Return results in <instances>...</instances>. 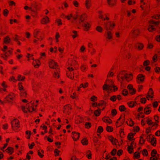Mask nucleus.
I'll use <instances>...</instances> for the list:
<instances>
[{"label":"nucleus","instance_id":"f257e3e1","mask_svg":"<svg viewBox=\"0 0 160 160\" xmlns=\"http://www.w3.org/2000/svg\"><path fill=\"white\" fill-rule=\"evenodd\" d=\"M104 28L107 31L112 30L116 26L115 23L113 22L109 21L104 24Z\"/></svg>","mask_w":160,"mask_h":160},{"label":"nucleus","instance_id":"f03ea898","mask_svg":"<svg viewBox=\"0 0 160 160\" xmlns=\"http://www.w3.org/2000/svg\"><path fill=\"white\" fill-rule=\"evenodd\" d=\"M68 71L67 72V76L71 79H73L74 77V72H73L74 68L72 67H68Z\"/></svg>","mask_w":160,"mask_h":160},{"label":"nucleus","instance_id":"7ed1b4c3","mask_svg":"<svg viewBox=\"0 0 160 160\" xmlns=\"http://www.w3.org/2000/svg\"><path fill=\"white\" fill-rule=\"evenodd\" d=\"M40 8L37 2H33L31 3V7H29V9L33 12H35L39 10Z\"/></svg>","mask_w":160,"mask_h":160},{"label":"nucleus","instance_id":"20e7f679","mask_svg":"<svg viewBox=\"0 0 160 160\" xmlns=\"http://www.w3.org/2000/svg\"><path fill=\"white\" fill-rule=\"evenodd\" d=\"M12 128L13 130H15V127L19 128L20 124L19 121L17 119H14L11 122Z\"/></svg>","mask_w":160,"mask_h":160},{"label":"nucleus","instance_id":"39448f33","mask_svg":"<svg viewBox=\"0 0 160 160\" xmlns=\"http://www.w3.org/2000/svg\"><path fill=\"white\" fill-rule=\"evenodd\" d=\"M125 71H121L117 75V78L118 81H121V79L122 80H123L124 79L126 73H125Z\"/></svg>","mask_w":160,"mask_h":160},{"label":"nucleus","instance_id":"423d86ee","mask_svg":"<svg viewBox=\"0 0 160 160\" xmlns=\"http://www.w3.org/2000/svg\"><path fill=\"white\" fill-rule=\"evenodd\" d=\"M15 95L13 93H10L6 97L5 99L9 102H11L15 98Z\"/></svg>","mask_w":160,"mask_h":160},{"label":"nucleus","instance_id":"0eeeda50","mask_svg":"<svg viewBox=\"0 0 160 160\" xmlns=\"http://www.w3.org/2000/svg\"><path fill=\"white\" fill-rule=\"evenodd\" d=\"M145 76L142 74H138L137 77V82L138 84L143 82L145 79Z\"/></svg>","mask_w":160,"mask_h":160},{"label":"nucleus","instance_id":"6e6552de","mask_svg":"<svg viewBox=\"0 0 160 160\" xmlns=\"http://www.w3.org/2000/svg\"><path fill=\"white\" fill-rule=\"evenodd\" d=\"M13 50V49L12 48H11L10 50L8 51V52L10 53L9 54L7 52H6L4 54H1V57L3 58L5 60H7V57L9 56L12 54Z\"/></svg>","mask_w":160,"mask_h":160},{"label":"nucleus","instance_id":"1a4fd4ad","mask_svg":"<svg viewBox=\"0 0 160 160\" xmlns=\"http://www.w3.org/2000/svg\"><path fill=\"white\" fill-rule=\"evenodd\" d=\"M80 133L75 132H72V138L74 141H76L79 138Z\"/></svg>","mask_w":160,"mask_h":160},{"label":"nucleus","instance_id":"9d476101","mask_svg":"<svg viewBox=\"0 0 160 160\" xmlns=\"http://www.w3.org/2000/svg\"><path fill=\"white\" fill-rule=\"evenodd\" d=\"M49 64L50 68H56L58 66L57 63L52 60H51Z\"/></svg>","mask_w":160,"mask_h":160},{"label":"nucleus","instance_id":"9b49d317","mask_svg":"<svg viewBox=\"0 0 160 160\" xmlns=\"http://www.w3.org/2000/svg\"><path fill=\"white\" fill-rule=\"evenodd\" d=\"M82 26L84 28V30L86 31H88L91 27L90 24L88 22H86L82 24Z\"/></svg>","mask_w":160,"mask_h":160},{"label":"nucleus","instance_id":"f8f14e48","mask_svg":"<svg viewBox=\"0 0 160 160\" xmlns=\"http://www.w3.org/2000/svg\"><path fill=\"white\" fill-rule=\"evenodd\" d=\"M108 139L112 142L113 145H117L116 143H119L118 140L116 138H114L112 136H108Z\"/></svg>","mask_w":160,"mask_h":160},{"label":"nucleus","instance_id":"ddd939ff","mask_svg":"<svg viewBox=\"0 0 160 160\" xmlns=\"http://www.w3.org/2000/svg\"><path fill=\"white\" fill-rule=\"evenodd\" d=\"M87 15L85 13H83L80 15L79 18V23L83 22L84 20H87Z\"/></svg>","mask_w":160,"mask_h":160},{"label":"nucleus","instance_id":"4468645a","mask_svg":"<svg viewBox=\"0 0 160 160\" xmlns=\"http://www.w3.org/2000/svg\"><path fill=\"white\" fill-rule=\"evenodd\" d=\"M85 6L87 9H89L92 6V0H86Z\"/></svg>","mask_w":160,"mask_h":160},{"label":"nucleus","instance_id":"2eb2a0df","mask_svg":"<svg viewBox=\"0 0 160 160\" xmlns=\"http://www.w3.org/2000/svg\"><path fill=\"white\" fill-rule=\"evenodd\" d=\"M135 48L139 50H142L144 47L143 44L141 42H138L135 45Z\"/></svg>","mask_w":160,"mask_h":160},{"label":"nucleus","instance_id":"dca6fc26","mask_svg":"<svg viewBox=\"0 0 160 160\" xmlns=\"http://www.w3.org/2000/svg\"><path fill=\"white\" fill-rule=\"evenodd\" d=\"M49 22V19L47 16L43 18L41 20V22L42 24H46Z\"/></svg>","mask_w":160,"mask_h":160},{"label":"nucleus","instance_id":"f3484780","mask_svg":"<svg viewBox=\"0 0 160 160\" xmlns=\"http://www.w3.org/2000/svg\"><path fill=\"white\" fill-rule=\"evenodd\" d=\"M125 78L126 79V80L129 82L132 80L133 78V75L132 73L128 74L127 73H126Z\"/></svg>","mask_w":160,"mask_h":160},{"label":"nucleus","instance_id":"a211bd4d","mask_svg":"<svg viewBox=\"0 0 160 160\" xmlns=\"http://www.w3.org/2000/svg\"><path fill=\"white\" fill-rule=\"evenodd\" d=\"M102 120L104 122H107L109 124L112 123V120L108 117H104L102 118Z\"/></svg>","mask_w":160,"mask_h":160},{"label":"nucleus","instance_id":"6ab92c4d","mask_svg":"<svg viewBox=\"0 0 160 160\" xmlns=\"http://www.w3.org/2000/svg\"><path fill=\"white\" fill-rule=\"evenodd\" d=\"M11 39L9 36H7L5 37L3 39V43L6 44H8L10 43Z\"/></svg>","mask_w":160,"mask_h":160},{"label":"nucleus","instance_id":"aec40b11","mask_svg":"<svg viewBox=\"0 0 160 160\" xmlns=\"http://www.w3.org/2000/svg\"><path fill=\"white\" fill-rule=\"evenodd\" d=\"M5 151L10 155H11L14 152V148L12 147H8L5 150Z\"/></svg>","mask_w":160,"mask_h":160},{"label":"nucleus","instance_id":"412c9836","mask_svg":"<svg viewBox=\"0 0 160 160\" xmlns=\"http://www.w3.org/2000/svg\"><path fill=\"white\" fill-rule=\"evenodd\" d=\"M20 95L23 98H26L27 95V92L25 90L20 91Z\"/></svg>","mask_w":160,"mask_h":160},{"label":"nucleus","instance_id":"4be33fe9","mask_svg":"<svg viewBox=\"0 0 160 160\" xmlns=\"http://www.w3.org/2000/svg\"><path fill=\"white\" fill-rule=\"evenodd\" d=\"M106 38L108 39H111L112 38V34L111 31H108L107 32Z\"/></svg>","mask_w":160,"mask_h":160},{"label":"nucleus","instance_id":"5701e85b","mask_svg":"<svg viewBox=\"0 0 160 160\" xmlns=\"http://www.w3.org/2000/svg\"><path fill=\"white\" fill-rule=\"evenodd\" d=\"M111 86L110 85H108L106 84H105L102 87V88L103 90H111Z\"/></svg>","mask_w":160,"mask_h":160},{"label":"nucleus","instance_id":"b1692460","mask_svg":"<svg viewBox=\"0 0 160 160\" xmlns=\"http://www.w3.org/2000/svg\"><path fill=\"white\" fill-rule=\"evenodd\" d=\"M151 144L153 146H155L156 145V139L154 137H153L151 141L150 142Z\"/></svg>","mask_w":160,"mask_h":160},{"label":"nucleus","instance_id":"393cba45","mask_svg":"<svg viewBox=\"0 0 160 160\" xmlns=\"http://www.w3.org/2000/svg\"><path fill=\"white\" fill-rule=\"evenodd\" d=\"M150 108V107H146L144 108V112L145 114H148L151 112V110L149 109Z\"/></svg>","mask_w":160,"mask_h":160},{"label":"nucleus","instance_id":"a878e982","mask_svg":"<svg viewBox=\"0 0 160 160\" xmlns=\"http://www.w3.org/2000/svg\"><path fill=\"white\" fill-rule=\"evenodd\" d=\"M101 113V109H98V110H96L94 111V114L95 115L98 117L100 115V114Z\"/></svg>","mask_w":160,"mask_h":160},{"label":"nucleus","instance_id":"bb28decb","mask_svg":"<svg viewBox=\"0 0 160 160\" xmlns=\"http://www.w3.org/2000/svg\"><path fill=\"white\" fill-rule=\"evenodd\" d=\"M121 116L117 120V121L116 122V127H120V126H121L123 124V122H124L125 121V119H123V122H121L120 123V125H118V121H119L121 118Z\"/></svg>","mask_w":160,"mask_h":160},{"label":"nucleus","instance_id":"cd10ccee","mask_svg":"<svg viewBox=\"0 0 160 160\" xmlns=\"http://www.w3.org/2000/svg\"><path fill=\"white\" fill-rule=\"evenodd\" d=\"M81 142L84 145H86L88 144V141L86 138H83L81 140Z\"/></svg>","mask_w":160,"mask_h":160},{"label":"nucleus","instance_id":"c85d7f7f","mask_svg":"<svg viewBox=\"0 0 160 160\" xmlns=\"http://www.w3.org/2000/svg\"><path fill=\"white\" fill-rule=\"evenodd\" d=\"M107 104V102L106 101L103 100H101L99 101V103L98 104V106H104L106 107Z\"/></svg>","mask_w":160,"mask_h":160},{"label":"nucleus","instance_id":"c756f323","mask_svg":"<svg viewBox=\"0 0 160 160\" xmlns=\"http://www.w3.org/2000/svg\"><path fill=\"white\" fill-rule=\"evenodd\" d=\"M148 29L150 32H152L153 31H155L156 30L155 28H154V26L153 25H149Z\"/></svg>","mask_w":160,"mask_h":160},{"label":"nucleus","instance_id":"7c9ffc66","mask_svg":"<svg viewBox=\"0 0 160 160\" xmlns=\"http://www.w3.org/2000/svg\"><path fill=\"white\" fill-rule=\"evenodd\" d=\"M132 34L135 36H138L139 33V30L138 29H136L134 30L132 32Z\"/></svg>","mask_w":160,"mask_h":160},{"label":"nucleus","instance_id":"2f4dec72","mask_svg":"<svg viewBox=\"0 0 160 160\" xmlns=\"http://www.w3.org/2000/svg\"><path fill=\"white\" fill-rule=\"evenodd\" d=\"M86 157L88 159H91L92 158V153L90 150H88L86 153Z\"/></svg>","mask_w":160,"mask_h":160},{"label":"nucleus","instance_id":"473e14b6","mask_svg":"<svg viewBox=\"0 0 160 160\" xmlns=\"http://www.w3.org/2000/svg\"><path fill=\"white\" fill-rule=\"evenodd\" d=\"M18 80L19 81H23L25 78V76L22 77L21 75H18Z\"/></svg>","mask_w":160,"mask_h":160},{"label":"nucleus","instance_id":"72a5a7b5","mask_svg":"<svg viewBox=\"0 0 160 160\" xmlns=\"http://www.w3.org/2000/svg\"><path fill=\"white\" fill-rule=\"evenodd\" d=\"M106 129L107 132H110L113 131V128L112 126H107L106 127Z\"/></svg>","mask_w":160,"mask_h":160},{"label":"nucleus","instance_id":"f704fd0d","mask_svg":"<svg viewBox=\"0 0 160 160\" xmlns=\"http://www.w3.org/2000/svg\"><path fill=\"white\" fill-rule=\"evenodd\" d=\"M103 128L102 126H99L98 127L97 132L99 133H101L103 131Z\"/></svg>","mask_w":160,"mask_h":160},{"label":"nucleus","instance_id":"c9c22d12","mask_svg":"<svg viewBox=\"0 0 160 160\" xmlns=\"http://www.w3.org/2000/svg\"><path fill=\"white\" fill-rule=\"evenodd\" d=\"M119 109L121 112H123L125 110L126 108L124 105H122L119 107Z\"/></svg>","mask_w":160,"mask_h":160},{"label":"nucleus","instance_id":"e433bc0d","mask_svg":"<svg viewBox=\"0 0 160 160\" xmlns=\"http://www.w3.org/2000/svg\"><path fill=\"white\" fill-rule=\"evenodd\" d=\"M96 29L97 31L100 32H102L103 30L102 28L100 26H97L96 28Z\"/></svg>","mask_w":160,"mask_h":160},{"label":"nucleus","instance_id":"4c0bfd02","mask_svg":"<svg viewBox=\"0 0 160 160\" xmlns=\"http://www.w3.org/2000/svg\"><path fill=\"white\" fill-rule=\"evenodd\" d=\"M122 94L124 96H126L128 94V91L126 89H124L122 91Z\"/></svg>","mask_w":160,"mask_h":160},{"label":"nucleus","instance_id":"58836bf2","mask_svg":"<svg viewBox=\"0 0 160 160\" xmlns=\"http://www.w3.org/2000/svg\"><path fill=\"white\" fill-rule=\"evenodd\" d=\"M91 123L90 122H87L85 123V127L86 128L89 129L91 127Z\"/></svg>","mask_w":160,"mask_h":160},{"label":"nucleus","instance_id":"ea45409f","mask_svg":"<svg viewBox=\"0 0 160 160\" xmlns=\"http://www.w3.org/2000/svg\"><path fill=\"white\" fill-rule=\"evenodd\" d=\"M35 61L36 62V64L34 65V67L36 68H38L40 65V62L39 60H35Z\"/></svg>","mask_w":160,"mask_h":160},{"label":"nucleus","instance_id":"a19ab883","mask_svg":"<svg viewBox=\"0 0 160 160\" xmlns=\"http://www.w3.org/2000/svg\"><path fill=\"white\" fill-rule=\"evenodd\" d=\"M149 22L150 24H155L156 25H158L160 23L159 21L155 22L152 20L149 21Z\"/></svg>","mask_w":160,"mask_h":160},{"label":"nucleus","instance_id":"79ce46f5","mask_svg":"<svg viewBox=\"0 0 160 160\" xmlns=\"http://www.w3.org/2000/svg\"><path fill=\"white\" fill-rule=\"evenodd\" d=\"M22 82H19L18 83V89L20 91L24 90L23 87L22 85Z\"/></svg>","mask_w":160,"mask_h":160},{"label":"nucleus","instance_id":"37998d69","mask_svg":"<svg viewBox=\"0 0 160 160\" xmlns=\"http://www.w3.org/2000/svg\"><path fill=\"white\" fill-rule=\"evenodd\" d=\"M134 157L138 159L140 157V153L138 152H135L134 153Z\"/></svg>","mask_w":160,"mask_h":160},{"label":"nucleus","instance_id":"c03bdc74","mask_svg":"<svg viewBox=\"0 0 160 160\" xmlns=\"http://www.w3.org/2000/svg\"><path fill=\"white\" fill-rule=\"evenodd\" d=\"M116 2H117L116 0H114V2H109L108 4L111 7H112L115 6L116 4Z\"/></svg>","mask_w":160,"mask_h":160},{"label":"nucleus","instance_id":"a18cd8bd","mask_svg":"<svg viewBox=\"0 0 160 160\" xmlns=\"http://www.w3.org/2000/svg\"><path fill=\"white\" fill-rule=\"evenodd\" d=\"M88 83L87 82H85L84 85H83V83H82L80 85V88H81L82 87L83 88H87L88 87Z\"/></svg>","mask_w":160,"mask_h":160},{"label":"nucleus","instance_id":"49530a36","mask_svg":"<svg viewBox=\"0 0 160 160\" xmlns=\"http://www.w3.org/2000/svg\"><path fill=\"white\" fill-rule=\"evenodd\" d=\"M54 153H55V156L56 157L59 155V152H60V150H58V149H55L54 150Z\"/></svg>","mask_w":160,"mask_h":160},{"label":"nucleus","instance_id":"de8ad7c7","mask_svg":"<svg viewBox=\"0 0 160 160\" xmlns=\"http://www.w3.org/2000/svg\"><path fill=\"white\" fill-rule=\"evenodd\" d=\"M117 113V111L116 109H112L111 111V114L112 116L116 115Z\"/></svg>","mask_w":160,"mask_h":160},{"label":"nucleus","instance_id":"09e8293b","mask_svg":"<svg viewBox=\"0 0 160 160\" xmlns=\"http://www.w3.org/2000/svg\"><path fill=\"white\" fill-rule=\"evenodd\" d=\"M142 154L143 155L147 156L148 154L147 150L146 149H144L142 151Z\"/></svg>","mask_w":160,"mask_h":160},{"label":"nucleus","instance_id":"8fccbe9b","mask_svg":"<svg viewBox=\"0 0 160 160\" xmlns=\"http://www.w3.org/2000/svg\"><path fill=\"white\" fill-rule=\"evenodd\" d=\"M8 13L9 11L7 9H6L3 10V14L4 16H7Z\"/></svg>","mask_w":160,"mask_h":160},{"label":"nucleus","instance_id":"3c124183","mask_svg":"<svg viewBox=\"0 0 160 160\" xmlns=\"http://www.w3.org/2000/svg\"><path fill=\"white\" fill-rule=\"evenodd\" d=\"M131 132L130 133L128 134V135L127 138L128 140H130V141L134 140V141L135 139H133V138H132V136H131Z\"/></svg>","mask_w":160,"mask_h":160},{"label":"nucleus","instance_id":"603ef678","mask_svg":"<svg viewBox=\"0 0 160 160\" xmlns=\"http://www.w3.org/2000/svg\"><path fill=\"white\" fill-rule=\"evenodd\" d=\"M128 104L129 106L131 108H133L135 106L134 103L133 102L131 101L128 102Z\"/></svg>","mask_w":160,"mask_h":160},{"label":"nucleus","instance_id":"864d4df0","mask_svg":"<svg viewBox=\"0 0 160 160\" xmlns=\"http://www.w3.org/2000/svg\"><path fill=\"white\" fill-rule=\"evenodd\" d=\"M40 32V31L38 30H35L34 32V37L36 38H37V37L38 33Z\"/></svg>","mask_w":160,"mask_h":160},{"label":"nucleus","instance_id":"5fc2aeb1","mask_svg":"<svg viewBox=\"0 0 160 160\" xmlns=\"http://www.w3.org/2000/svg\"><path fill=\"white\" fill-rule=\"evenodd\" d=\"M148 94L149 95L151 94L152 95L151 96H153L154 92L152 88H149Z\"/></svg>","mask_w":160,"mask_h":160},{"label":"nucleus","instance_id":"6e6d98bb","mask_svg":"<svg viewBox=\"0 0 160 160\" xmlns=\"http://www.w3.org/2000/svg\"><path fill=\"white\" fill-rule=\"evenodd\" d=\"M150 62L148 60L145 61L143 63V65L145 66H147L149 64Z\"/></svg>","mask_w":160,"mask_h":160},{"label":"nucleus","instance_id":"4d7b16f0","mask_svg":"<svg viewBox=\"0 0 160 160\" xmlns=\"http://www.w3.org/2000/svg\"><path fill=\"white\" fill-rule=\"evenodd\" d=\"M133 150V148H131L130 147H128V151L129 153H132Z\"/></svg>","mask_w":160,"mask_h":160},{"label":"nucleus","instance_id":"13d9d810","mask_svg":"<svg viewBox=\"0 0 160 160\" xmlns=\"http://www.w3.org/2000/svg\"><path fill=\"white\" fill-rule=\"evenodd\" d=\"M158 56L157 54H155L152 57V60L154 62H156L158 60Z\"/></svg>","mask_w":160,"mask_h":160},{"label":"nucleus","instance_id":"bf43d9fd","mask_svg":"<svg viewBox=\"0 0 160 160\" xmlns=\"http://www.w3.org/2000/svg\"><path fill=\"white\" fill-rule=\"evenodd\" d=\"M117 99V97L115 95H113L110 98V100L113 101L115 102L116 101Z\"/></svg>","mask_w":160,"mask_h":160},{"label":"nucleus","instance_id":"052dcab7","mask_svg":"<svg viewBox=\"0 0 160 160\" xmlns=\"http://www.w3.org/2000/svg\"><path fill=\"white\" fill-rule=\"evenodd\" d=\"M73 3L74 6L76 7H78L79 6V3L76 0H74L73 2Z\"/></svg>","mask_w":160,"mask_h":160},{"label":"nucleus","instance_id":"680f3d73","mask_svg":"<svg viewBox=\"0 0 160 160\" xmlns=\"http://www.w3.org/2000/svg\"><path fill=\"white\" fill-rule=\"evenodd\" d=\"M53 77L54 78H56L57 77L58 78L60 77V75L59 74L58 72H55L53 74Z\"/></svg>","mask_w":160,"mask_h":160},{"label":"nucleus","instance_id":"e2e57ef3","mask_svg":"<svg viewBox=\"0 0 160 160\" xmlns=\"http://www.w3.org/2000/svg\"><path fill=\"white\" fill-rule=\"evenodd\" d=\"M116 149L114 148L112 151L111 154L112 156H114L116 154Z\"/></svg>","mask_w":160,"mask_h":160},{"label":"nucleus","instance_id":"0e129e2a","mask_svg":"<svg viewBox=\"0 0 160 160\" xmlns=\"http://www.w3.org/2000/svg\"><path fill=\"white\" fill-rule=\"evenodd\" d=\"M91 100L92 102H94L97 100V97L95 96H92L91 98Z\"/></svg>","mask_w":160,"mask_h":160},{"label":"nucleus","instance_id":"69168bd1","mask_svg":"<svg viewBox=\"0 0 160 160\" xmlns=\"http://www.w3.org/2000/svg\"><path fill=\"white\" fill-rule=\"evenodd\" d=\"M123 153V150L122 149H119L118 150L117 152V155L118 156H120Z\"/></svg>","mask_w":160,"mask_h":160},{"label":"nucleus","instance_id":"338daca9","mask_svg":"<svg viewBox=\"0 0 160 160\" xmlns=\"http://www.w3.org/2000/svg\"><path fill=\"white\" fill-rule=\"evenodd\" d=\"M130 120L129 121V126H132L134 125V123L131 118L130 119Z\"/></svg>","mask_w":160,"mask_h":160},{"label":"nucleus","instance_id":"774afa93","mask_svg":"<svg viewBox=\"0 0 160 160\" xmlns=\"http://www.w3.org/2000/svg\"><path fill=\"white\" fill-rule=\"evenodd\" d=\"M154 70L157 73H160V67H156L155 69Z\"/></svg>","mask_w":160,"mask_h":160}]
</instances>
